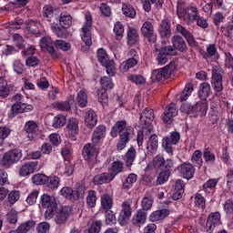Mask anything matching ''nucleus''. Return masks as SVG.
Listing matches in <instances>:
<instances>
[{
	"instance_id": "f257e3e1",
	"label": "nucleus",
	"mask_w": 233,
	"mask_h": 233,
	"mask_svg": "<svg viewBox=\"0 0 233 233\" xmlns=\"http://www.w3.org/2000/svg\"><path fill=\"white\" fill-rule=\"evenodd\" d=\"M177 15L183 19L186 25H194V22L199 17V11L196 5L185 7V3L177 4Z\"/></svg>"
},
{
	"instance_id": "f03ea898",
	"label": "nucleus",
	"mask_w": 233,
	"mask_h": 233,
	"mask_svg": "<svg viewBox=\"0 0 233 233\" xmlns=\"http://www.w3.org/2000/svg\"><path fill=\"white\" fill-rule=\"evenodd\" d=\"M92 14L86 12L85 15V22L80 32V37L86 46H92Z\"/></svg>"
},
{
	"instance_id": "7ed1b4c3",
	"label": "nucleus",
	"mask_w": 233,
	"mask_h": 233,
	"mask_svg": "<svg viewBox=\"0 0 233 233\" xmlns=\"http://www.w3.org/2000/svg\"><path fill=\"white\" fill-rule=\"evenodd\" d=\"M41 203L42 207L46 208L45 212L46 219H52L54 218L55 212L57 210V200L56 199V197L44 194L41 197Z\"/></svg>"
},
{
	"instance_id": "20e7f679",
	"label": "nucleus",
	"mask_w": 233,
	"mask_h": 233,
	"mask_svg": "<svg viewBox=\"0 0 233 233\" xmlns=\"http://www.w3.org/2000/svg\"><path fill=\"white\" fill-rule=\"evenodd\" d=\"M175 72H176V65L169 64L163 68L153 71L151 74V79L153 82L163 81L165 79H168V77H170V76Z\"/></svg>"
},
{
	"instance_id": "39448f33",
	"label": "nucleus",
	"mask_w": 233,
	"mask_h": 233,
	"mask_svg": "<svg viewBox=\"0 0 233 233\" xmlns=\"http://www.w3.org/2000/svg\"><path fill=\"white\" fill-rule=\"evenodd\" d=\"M129 130H131L132 135H135L134 127L129 126L127 120H119L112 127L110 136L111 137H117L118 134L119 136H121V134L128 135Z\"/></svg>"
},
{
	"instance_id": "423d86ee",
	"label": "nucleus",
	"mask_w": 233,
	"mask_h": 233,
	"mask_svg": "<svg viewBox=\"0 0 233 233\" xmlns=\"http://www.w3.org/2000/svg\"><path fill=\"white\" fill-rule=\"evenodd\" d=\"M211 86L215 92H223V69L221 67L212 68Z\"/></svg>"
},
{
	"instance_id": "0eeeda50",
	"label": "nucleus",
	"mask_w": 233,
	"mask_h": 233,
	"mask_svg": "<svg viewBox=\"0 0 233 233\" xmlns=\"http://www.w3.org/2000/svg\"><path fill=\"white\" fill-rule=\"evenodd\" d=\"M23 157V151L21 149H13L5 153L2 163L4 167H10L12 165H15Z\"/></svg>"
},
{
	"instance_id": "6e6552de",
	"label": "nucleus",
	"mask_w": 233,
	"mask_h": 233,
	"mask_svg": "<svg viewBox=\"0 0 233 233\" xmlns=\"http://www.w3.org/2000/svg\"><path fill=\"white\" fill-rule=\"evenodd\" d=\"M157 52H159L157 56V61L160 66L167 65L168 62V56H176V48L172 46L161 47L160 49L156 47Z\"/></svg>"
},
{
	"instance_id": "1a4fd4ad",
	"label": "nucleus",
	"mask_w": 233,
	"mask_h": 233,
	"mask_svg": "<svg viewBox=\"0 0 233 233\" xmlns=\"http://www.w3.org/2000/svg\"><path fill=\"white\" fill-rule=\"evenodd\" d=\"M152 121H154V110L147 107L144 109L143 113L140 115L141 128L152 132Z\"/></svg>"
},
{
	"instance_id": "9d476101",
	"label": "nucleus",
	"mask_w": 233,
	"mask_h": 233,
	"mask_svg": "<svg viewBox=\"0 0 233 233\" xmlns=\"http://www.w3.org/2000/svg\"><path fill=\"white\" fill-rule=\"evenodd\" d=\"M141 33L142 35H144V37L147 39L150 45H154L156 41H157V34H156V31L154 30V25L150 21L144 22L141 27Z\"/></svg>"
},
{
	"instance_id": "9b49d317",
	"label": "nucleus",
	"mask_w": 233,
	"mask_h": 233,
	"mask_svg": "<svg viewBox=\"0 0 233 233\" xmlns=\"http://www.w3.org/2000/svg\"><path fill=\"white\" fill-rule=\"evenodd\" d=\"M180 136L178 132H172L170 134V137H165L162 139V147L165 148L166 152L167 154H172L174 152V149L172 148V145H177L179 143Z\"/></svg>"
},
{
	"instance_id": "f8f14e48",
	"label": "nucleus",
	"mask_w": 233,
	"mask_h": 233,
	"mask_svg": "<svg viewBox=\"0 0 233 233\" xmlns=\"http://www.w3.org/2000/svg\"><path fill=\"white\" fill-rule=\"evenodd\" d=\"M39 46L42 50H47L53 59H57L59 57V53L54 48V42H52L50 36L43 37L39 42Z\"/></svg>"
},
{
	"instance_id": "ddd939ff",
	"label": "nucleus",
	"mask_w": 233,
	"mask_h": 233,
	"mask_svg": "<svg viewBox=\"0 0 233 233\" xmlns=\"http://www.w3.org/2000/svg\"><path fill=\"white\" fill-rule=\"evenodd\" d=\"M56 173L65 177H70L74 174V164H71L68 160L62 164L58 163L56 167Z\"/></svg>"
},
{
	"instance_id": "4468645a",
	"label": "nucleus",
	"mask_w": 233,
	"mask_h": 233,
	"mask_svg": "<svg viewBox=\"0 0 233 233\" xmlns=\"http://www.w3.org/2000/svg\"><path fill=\"white\" fill-rule=\"evenodd\" d=\"M60 193L63 198H66V199H69L70 201H77V199H79V198L85 194V190H74L69 187H64L60 190Z\"/></svg>"
},
{
	"instance_id": "2eb2a0df",
	"label": "nucleus",
	"mask_w": 233,
	"mask_h": 233,
	"mask_svg": "<svg viewBox=\"0 0 233 233\" xmlns=\"http://www.w3.org/2000/svg\"><path fill=\"white\" fill-rule=\"evenodd\" d=\"M130 216H132V210L130 209V204L128 201H125L122 203V209L118 216V221L122 227H125L127 223H128V219H130Z\"/></svg>"
},
{
	"instance_id": "dca6fc26",
	"label": "nucleus",
	"mask_w": 233,
	"mask_h": 233,
	"mask_svg": "<svg viewBox=\"0 0 233 233\" xmlns=\"http://www.w3.org/2000/svg\"><path fill=\"white\" fill-rule=\"evenodd\" d=\"M176 116H177V107L176 104L171 103L166 106L162 119L166 125H170Z\"/></svg>"
},
{
	"instance_id": "f3484780",
	"label": "nucleus",
	"mask_w": 233,
	"mask_h": 233,
	"mask_svg": "<svg viewBox=\"0 0 233 233\" xmlns=\"http://www.w3.org/2000/svg\"><path fill=\"white\" fill-rule=\"evenodd\" d=\"M72 214V208L69 206L63 207L56 215L55 221L57 225H63L66 223V219L70 218Z\"/></svg>"
},
{
	"instance_id": "a211bd4d",
	"label": "nucleus",
	"mask_w": 233,
	"mask_h": 233,
	"mask_svg": "<svg viewBox=\"0 0 233 233\" xmlns=\"http://www.w3.org/2000/svg\"><path fill=\"white\" fill-rule=\"evenodd\" d=\"M178 170L180 174L186 179H192L194 177V174L196 172V168H194V165L190 162H185L178 167Z\"/></svg>"
},
{
	"instance_id": "6ab92c4d",
	"label": "nucleus",
	"mask_w": 233,
	"mask_h": 233,
	"mask_svg": "<svg viewBox=\"0 0 233 233\" xmlns=\"http://www.w3.org/2000/svg\"><path fill=\"white\" fill-rule=\"evenodd\" d=\"M84 123L87 128H94L97 125V114L96 111L89 109L85 112Z\"/></svg>"
},
{
	"instance_id": "aec40b11",
	"label": "nucleus",
	"mask_w": 233,
	"mask_h": 233,
	"mask_svg": "<svg viewBox=\"0 0 233 233\" xmlns=\"http://www.w3.org/2000/svg\"><path fill=\"white\" fill-rule=\"evenodd\" d=\"M176 31L178 34H181V35H183V37L187 39L190 46H196V45H198V43L196 42V39L194 38V35H192V33H190V31H188L187 28L183 27V25H177Z\"/></svg>"
},
{
	"instance_id": "412c9836",
	"label": "nucleus",
	"mask_w": 233,
	"mask_h": 233,
	"mask_svg": "<svg viewBox=\"0 0 233 233\" xmlns=\"http://www.w3.org/2000/svg\"><path fill=\"white\" fill-rule=\"evenodd\" d=\"M165 167V157L163 155H157L146 167V172H150L154 168H163Z\"/></svg>"
},
{
	"instance_id": "4be33fe9",
	"label": "nucleus",
	"mask_w": 233,
	"mask_h": 233,
	"mask_svg": "<svg viewBox=\"0 0 233 233\" xmlns=\"http://www.w3.org/2000/svg\"><path fill=\"white\" fill-rule=\"evenodd\" d=\"M158 32L164 39H168L172 35V29L170 28V20L166 18L162 20L159 25Z\"/></svg>"
},
{
	"instance_id": "5701e85b",
	"label": "nucleus",
	"mask_w": 233,
	"mask_h": 233,
	"mask_svg": "<svg viewBox=\"0 0 233 233\" xmlns=\"http://www.w3.org/2000/svg\"><path fill=\"white\" fill-rule=\"evenodd\" d=\"M35 170H37V162H27L20 167L19 176L23 177L30 176V174H34Z\"/></svg>"
},
{
	"instance_id": "b1692460",
	"label": "nucleus",
	"mask_w": 233,
	"mask_h": 233,
	"mask_svg": "<svg viewBox=\"0 0 233 233\" xmlns=\"http://www.w3.org/2000/svg\"><path fill=\"white\" fill-rule=\"evenodd\" d=\"M127 43L129 46H133V45H137V43H139V33L135 27H128L127 33Z\"/></svg>"
},
{
	"instance_id": "393cba45",
	"label": "nucleus",
	"mask_w": 233,
	"mask_h": 233,
	"mask_svg": "<svg viewBox=\"0 0 233 233\" xmlns=\"http://www.w3.org/2000/svg\"><path fill=\"white\" fill-rule=\"evenodd\" d=\"M39 128V126L35 121H28L25 123V130L27 134L28 139L32 141V139L35 138V136H37V130Z\"/></svg>"
},
{
	"instance_id": "a878e982",
	"label": "nucleus",
	"mask_w": 233,
	"mask_h": 233,
	"mask_svg": "<svg viewBox=\"0 0 233 233\" xmlns=\"http://www.w3.org/2000/svg\"><path fill=\"white\" fill-rule=\"evenodd\" d=\"M82 155L86 161H92L97 156V150L94 146L86 144L83 147Z\"/></svg>"
},
{
	"instance_id": "bb28decb",
	"label": "nucleus",
	"mask_w": 233,
	"mask_h": 233,
	"mask_svg": "<svg viewBox=\"0 0 233 233\" xmlns=\"http://www.w3.org/2000/svg\"><path fill=\"white\" fill-rule=\"evenodd\" d=\"M132 137H134V135H132V129L128 130V135L120 134L118 143L116 144V150H125V148H127V144L132 139Z\"/></svg>"
},
{
	"instance_id": "cd10ccee",
	"label": "nucleus",
	"mask_w": 233,
	"mask_h": 233,
	"mask_svg": "<svg viewBox=\"0 0 233 233\" xmlns=\"http://www.w3.org/2000/svg\"><path fill=\"white\" fill-rule=\"evenodd\" d=\"M114 181V176L109 173H101L96 175L93 178L94 185H105V183H110Z\"/></svg>"
},
{
	"instance_id": "c85d7f7f",
	"label": "nucleus",
	"mask_w": 233,
	"mask_h": 233,
	"mask_svg": "<svg viewBox=\"0 0 233 233\" xmlns=\"http://www.w3.org/2000/svg\"><path fill=\"white\" fill-rule=\"evenodd\" d=\"M157 147H159L157 136L152 135L147 143V154H150V156H154V154L157 152Z\"/></svg>"
},
{
	"instance_id": "c756f323",
	"label": "nucleus",
	"mask_w": 233,
	"mask_h": 233,
	"mask_svg": "<svg viewBox=\"0 0 233 233\" xmlns=\"http://www.w3.org/2000/svg\"><path fill=\"white\" fill-rule=\"evenodd\" d=\"M66 128L71 136H77L79 133V119L71 117L67 120Z\"/></svg>"
},
{
	"instance_id": "7c9ffc66",
	"label": "nucleus",
	"mask_w": 233,
	"mask_h": 233,
	"mask_svg": "<svg viewBox=\"0 0 233 233\" xmlns=\"http://www.w3.org/2000/svg\"><path fill=\"white\" fill-rule=\"evenodd\" d=\"M198 97L202 101H207V98L210 96V84L203 82L198 86Z\"/></svg>"
},
{
	"instance_id": "2f4dec72",
	"label": "nucleus",
	"mask_w": 233,
	"mask_h": 233,
	"mask_svg": "<svg viewBox=\"0 0 233 233\" xmlns=\"http://www.w3.org/2000/svg\"><path fill=\"white\" fill-rule=\"evenodd\" d=\"M147 221V213L145 211L139 209L137 211L136 215L132 218V224L135 227H141V225H145Z\"/></svg>"
},
{
	"instance_id": "473e14b6",
	"label": "nucleus",
	"mask_w": 233,
	"mask_h": 233,
	"mask_svg": "<svg viewBox=\"0 0 233 233\" xmlns=\"http://www.w3.org/2000/svg\"><path fill=\"white\" fill-rule=\"evenodd\" d=\"M193 108H195V112H193L195 116H201V117H203L204 116H207V110H208V102H198Z\"/></svg>"
},
{
	"instance_id": "72a5a7b5",
	"label": "nucleus",
	"mask_w": 233,
	"mask_h": 233,
	"mask_svg": "<svg viewBox=\"0 0 233 233\" xmlns=\"http://www.w3.org/2000/svg\"><path fill=\"white\" fill-rule=\"evenodd\" d=\"M169 214H170V210L168 209L157 210V211H154L149 216V219L152 222L162 221V219H165V218H167V216H168Z\"/></svg>"
},
{
	"instance_id": "f704fd0d",
	"label": "nucleus",
	"mask_w": 233,
	"mask_h": 233,
	"mask_svg": "<svg viewBox=\"0 0 233 233\" xmlns=\"http://www.w3.org/2000/svg\"><path fill=\"white\" fill-rule=\"evenodd\" d=\"M191 163L194 167H197V168H201L203 167V152H201V150L194 151L191 157Z\"/></svg>"
},
{
	"instance_id": "c9c22d12",
	"label": "nucleus",
	"mask_w": 233,
	"mask_h": 233,
	"mask_svg": "<svg viewBox=\"0 0 233 233\" xmlns=\"http://www.w3.org/2000/svg\"><path fill=\"white\" fill-rule=\"evenodd\" d=\"M105 134H106V127L99 126L93 133L92 141L93 143H99L100 139L105 137Z\"/></svg>"
},
{
	"instance_id": "e433bc0d",
	"label": "nucleus",
	"mask_w": 233,
	"mask_h": 233,
	"mask_svg": "<svg viewBox=\"0 0 233 233\" xmlns=\"http://www.w3.org/2000/svg\"><path fill=\"white\" fill-rule=\"evenodd\" d=\"M122 14L126 15V17L136 19V9L128 3H124L122 5Z\"/></svg>"
},
{
	"instance_id": "4c0bfd02",
	"label": "nucleus",
	"mask_w": 233,
	"mask_h": 233,
	"mask_svg": "<svg viewBox=\"0 0 233 233\" xmlns=\"http://www.w3.org/2000/svg\"><path fill=\"white\" fill-rule=\"evenodd\" d=\"M172 44L177 50H179V52H185V50H187V44L185 43V40L181 36H173Z\"/></svg>"
},
{
	"instance_id": "58836bf2",
	"label": "nucleus",
	"mask_w": 233,
	"mask_h": 233,
	"mask_svg": "<svg viewBox=\"0 0 233 233\" xmlns=\"http://www.w3.org/2000/svg\"><path fill=\"white\" fill-rule=\"evenodd\" d=\"M35 227V222L34 220H28L22 222L16 228L18 233H28L31 229Z\"/></svg>"
},
{
	"instance_id": "ea45409f",
	"label": "nucleus",
	"mask_w": 233,
	"mask_h": 233,
	"mask_svg": "<svg viewBox=\"0 0 233 233\" xmlns=\"http://www.w3.org/2000/svg\"><path fill=\"white\" fill-rule=\"evenodd\" d=\"M134 161H136V148L131 147L126 153V157H125L126 167H127V168H130V167L134 165Z\"/></svg>"
},
{
	"instance_id": "a19ab883",
	"label": "nucleus",
	"mask_w": 233,
	"mask_h": 233,
	"mask_svg": "<svg viewBox=\"0 0 233 233\" xmlns=\"http://www.w3.org/2000/svg\"><path fill=\"white\" fill-rule=\"evenodd\" d=\"M137 59L128 58L120 64V71L122 74L127 73L130 68H134L137 65Z\"/></svg>"
},
{
	"instance_id": "79ce46f5",
	"label": "nucleus",
	"mask_w": 233,
	"mask_h": 233,
	"mask_svg": "<svg viewBox=\"0 0 233 233\" xmlns=\"http://www.w3.org/2000/svg\"><path fill=\"white\" fill-rule=\"evenodd\" d=\"M109 176H113L116 177L117 174H120V172H123V162L121 161H115L111 164V167H109Z\"/></svg>"
},
{
	"instance_id": "37998d69",
	"label": "nucleus",
	"mask_w": 233,
	"mask_h": 233,
	"mask_svg": "<svg viewBox=\"0 0 233 233\" xmlns=\"http://www.w3.org/2000/svg\"><path fill=\"white\" fill-rule=\"evenodd\" d=\"M59 23L62 28H70L72 26V15L67 13H62L59 16Z\"/></svg>"
},
{
	"instance_id": "c03bdc74",
	"label": "nucleus",
	"mask_w": 233,
	"mask_h": 233,
	"mask_svg": "<svg viewBox=\"0 0 233 233\" xmlns=\"http://www.w3.org/2000/svg\"><path fill=\"white\" fill-rule=\"evenodd\" d=\"M152 5H155L157 8L163 6V0H144L143 8L145 12H150L152 10Z\"/></svg>"
},
{
	"instance_id": "a18cd8bd",
	"label": "nucleus",
	"mask_w": 233,
	"mask_h": 233,
	"mask_svg": "<svg viewBox=\"0 0 233 233\" xmlns=\"http://www.w3.org/2000/svg\"><path fill=\"white\" fill-rule=\"evenodd\" d=\"M136 181H137V175L135 173L129 174L126 181L123 183L122 188H124V190H130V188L134 187V183H136Z\"/></svg>"
},
{
	"instance_id": "49530a36",
	"label": "nucleus",
	"mask_w": 233,
	"mask_h": 233,
	"mask_svg": "<svg viewBox=\"0 0 233 233\" xmlns=\"http://www.w3.org/2000/svg\"><path fill=\"white\" fill-rule=\"evenodd\" d=\"M113 32L116 35V39L121 41V39H123V34H125V26L121 22H116L114 25Z\"/></svg>"
},
{
	"instance_id": "de8ad7c7",
	"label": "nucleus",
	"mask_w": 233,
	"mask_h": 233,
	"mask_svg": "<svg viewBox=\"0 0 233 233\" xmlns=\"http://www.w3.org/2000/svg\"><path fill=\"white\" fill-rule=\"evenodd\" d=\"M194 205L197 208H200V210H205V207L207 205V200L205 197L200 193H197L194 198Z\"/></svg>"
},
{
	"instance_id": "09e8293b",
	"label": "nucleus",
	"mask_w": 233,
	"mask_h": 233,
	"mask_svg": "<svg viewBox=\"0 0 233 233\" xmlns=\"http://www.w3.org/2000/svg\"><path fill=\"white\" fill-rule=\"evenodd\" d=\"M76 102L81 108H85V106H86V105L88 104V96L86 95V92H85V90H81L77 94Z\"/></svg>"
},
{
	"instance_id": "8fccbe9b",
	"label": "nucleus",
	"mask_w": 233,
	"mask_h": 233,
	"mask_svg": "<svg viewBox=\"0 0 233 233\" xmlns=\"http://www.w3.org/2000/svg\"><path fill=\"white\" fill-rule=\"evenodd\" d=\"M66 125V116L63 115H57L54 117L52 127L54 128H61Z\"/></svg>"
},
{
	"instance_id": "3c124183",
	"label": "nucleus",
	"mask_w": 233,
	"mask_h": 233,
	"mask_svg": "<svg viewBox=\"0 0 233 233\" xmlns=\"http://www.w3.org/2000/svg\"><path fill=\"white\" fill-rule=\"evenodd\" d=\"M101 205L102 208H105V210H110V208H112L114 202L112 201L110 195L104 194L101 196Z\"/></svg>"
},
{
	"instance_id": "603ef678",
	"label": "nucleus",
	"mask_w": 233,
	"mask_h": 233,
	"mask_svg": "<svg viewBox=\"0 0 233 233\" xmlns=\"http://www.w3.org/2000/svg\"><path fill=\"white\" fill-rule=\"evenodd\" d=\"M203 157L205 163H207L208 165H214V163L216 162V155L209 149H205L203 151Z\"/></svg>"
},
{
	"instance_id": "864d4df0",
	"label": "nucleus",
	"mask_w": 233,
	"mask_h": 233,
	"mask_svg": "<svg viewBox=\"0 0 233 233\" xmlns=\"http://www.w3.org/2000/svg\"><path fill=\"white\" fill-rule=\"evenodd\" d=\"M192 92H194V86L192 84L186 85V87L180 95V101H187L190 97Z\"/></svg>"
},
{
	"instance_id": "5fc2aeb1",
	"label": "nucleus",
	"mask_w": 233,
	"mask_h": 233,
	"mask_svg": "<svg viewBox=\"0 0 233 233\" xmlns=\"http://www.w3.org/2000/svg\"><path fill=\"white\" fill-rule=\"evenodd\" d=\"M101 220H90L89 221V233H98L101 232V227H102Z\"/></svg>"
},
{
	"instance_id": "6e6d98bb",
	"label": "nucleus",
	"mask_w": 233,
	"mask_h": 233,
	"mask_svg": "<svg viewBox=\"0 0 233 233\" xmlns=\"http://www.w3.org/2000/svg\"><path fill=\"white\" fill-rule=\"evenodd\" d=\"M100 85L102 86V90H112V88H114V83L112 82V78L109 76L101 77Z\"/></svg>"
},
{
	"instance_id": "4d7b16f0",
	"label": "nucleus",
	"mask_w": 233,
	"mask_h": 233,
	"mask_svg": "<svg viewBox=\"0 0 233 233\" xmlns=\"http://www.w3.org/2000/svg\"><path fill=\"white\" fill-rule=\"evenodd\" d=\"M86 203L91 208H94L96 207V203H97V194L94 190H90L86 197Z\"/></svg>"
},
{
	"instance_id": "13d9d810",
	"label": "nucleus",
	"mask_w": 233,
	"mask_h": 233,
	"mask_svg": "<svg viewBox=\"0 0 233 233\" xmlns=\"http://www.w3.org/2000/svg\"><path fill=\"white\" fill-rule=\"evenodd\" d=\"M20 198L21 194L17 190H13L7 194V201L10 205H15Z\"/></svg>"
},
{
	"instance_id": "bf43d9fd",
	"label": "nucleus",
	"mask_w": 233,
	"mask_h": 233,
	"mask_svg": "<svg viewBox=\"0 0 233 233\" xmlns=\"http://www.w3.org/2000/svg\"><path fill=\"white\" fill-rule=\"evenodd\" d=\"M97 59L102 66L107 65L108 61H110V58H108V55L106 54V51H105V49L103 48L97 50Z\"/></svg>"
},
{
	"instance_id": "052dcab7",
	"label": "nucleus",
	"mask_w": 233,
	"mask_h": 233,
	"mask_svg": "<svg viewBox=\"0 0 233 233\" xmlns=\"http://www.w3.org/2000/svg\"><path fill=\"white\" fill-rule=\"evenodd\" d=\"M10 96V87L5 80L0 81V97H7Z\"/></svg>"
},
{
	"instance_id": "680f3d73",
	"label": "nucleus",
	"mask_w": 233,
	"mask_h": 233,
	"mask_svg": "<svg viewBox=\"0 0 233 233\" xmlns=\"http://www.w3.org/2000/svg\"><path fill=\"white\" fill-rule=\"evenodd\" d=\"M218 54V47L215 44H209L207 46L206 53L204 54V58L208 59V57H214Z\"/></svg>"
},
{
	"instance_id": "e2e57ef3",
	"label": "nucleus",
	"mask_w": 233,
	"mask_h": 233,
	"mask_svg": "<svg viewBox=\"0 0 233 233\" xmlns=\"http://www.w3.org/2000/svg\"><path fill=\"white\" fill-rule=\"evenodd\" d=\"M22 24L23 19L16 18L15 21L5 24V28H8L10 32H14V30H19Z\"/></svg>"
},
{
	"instance_id": "0e129e2a",
	"label": "nucleus",
	"mask_w": 233,
	"mask_h": 233,
	"mask_svg": "<svg viewBox=\"0 0 233 233\" xmlns=\"http://www.w3.org/2000/svg\"><path fill=\"white\" fill-rule=\"evenodd\" d=\"M48 188H51L52 190L59 187L60 180L57 177H47L46 182Z\"/></svg>"
},
{
	"instance_id": "69168bd1",
	"label": "nucleus",
	"mask_w": 233,
	"mask_h": 233,
	"mask_svg": "<svg viewBox=\"0 0 233 233\" xmlns=\"http://www.w3.org/2000/svg\"><path fill=\"white\" fill-rule=\"evenodd\" d=\"M153 204L154 200L151 197H144L141 201V208L142 210H150Z\"/></svg>"
},
{
	"instance_id": "338daca9",
	"label": "nucleus",
	"mask_w": 233,
	"mask_h": 233,
	"mask_svg": "<svg viewBox=\"0 0 233 233\" xmlns=\"http://www.w3.org/2000/svg\"><path fill=\"white\" fill-rule=\"evenodd\" d=\"M51 30L58 37H66V28L59 27L56 25H51Z\"/></svg>"
},
{
	"instance_id": "774afa93",
	"label": "nucleus",
	"mask_w": 233,
	"mask_h": 233,
	"mask_svg": "<svg viewBox=\"0 0 233 233\" xmlns=\"http://www.w3.org/2000/svg\"><path fill=\"white\" fill-rule=\"evenodd\" d=\"M46 179H48V177L46 175L36 174L33 177V183H35V185H45Z\"/></svg>"
}]
</instances>
